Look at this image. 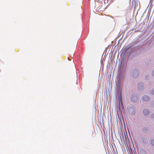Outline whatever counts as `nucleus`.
Masks as SVG:
<instances>
[{
	"instance_id": "3",
	"label": "nucleus",
	"mask_w": 154,
	"mask_h": 154,
	"mask_svg": "<svg viewBox=\"0 0 154 154\" xmlns=\"http://www.w3.org/2000/svg\"><path fill=\"white\" fill-rule=\"evenodd\" d=\"M143 113L145 116H146L149 113V111L147 109H145L143 110Z\"/></svg>"
},
{
	"instance_id": "7",
	"label": "nucleus",
	"mask_w": 154,
	"mask_h": 154,
	"mask_svg": "<svg viewBox=\"0 0 154 154\" xmlns=\"http://www.w3.org/2000/svg\"><path fill=\"white\" fill-rule=\"evenodd\" d=\"M145 128H145H145H143V130H144V129H145Z\"/></svg>"
},
{
	"instance_id": "6",
	"label": "nucleus",
	"mask_w": 154,
	"mask_h": 154,
	"mask_svg": "<svg viewBox=\"0 0 154 154\" xmlns=\"http://www.w3.org/2000/svg\"><path fill=\"white\" fill-rule=\"evenodd\" d=\"M152 74V75L154 76V70L153 71Z\"/></svg>"
},
{
	"instance_id": "4",
	"label": "nucleus",
	"mask_w": 154,
	"mask_h": 154,
	"mask_svg": "<svg viewBox=\"0 0 154 154\" xmlns=\"http://www.w3.org/2000/svg\"><path fill=\"white\" fill-rule=\"evenodd\" d=\"M151 94H154V88L152 89L151 90Z\"/></svg>"
},
{
	"instance_id": "2",
	"label": "nucleus",
	"mask_w": 154,
	"mask_h": 154,
	"mask_svg": "<svg viewBox=\"0 0 154 154\" xmlns=\"http://www.w3.org/2000/svg\"><path fill=\"white\" fill-rule=\"evenodd\" d=\"M142 99L144 101H147L149 100L148 96L146 95L143 96L142 97Z\"/></svg>"
},
{
	"instance_id": "5",
	"label": "nucleus",
	"mask_w": 154,
	"mask_h": 154,
	"mask_svg": "<svg viewBox=\"0 0 154 154\" xmlns=\"http://www.w3.org/2000/svg\"><path fill=\"white\" fill-rule=\"evenodd\" d=\"M151 143L152 145L154 146V140H152L151 141Z\"/></svg>"
},
{
	"instance_id": "1",
	"label": "nucleus",
	"mask_w": 154,
	"mask_h": 154,
	"mask_svg": "<svg viewBox=\"0 0 154 154\" xmlns=\"http://www.w3.org/2000/svg\"><path fill=\"white\" fill-rule=\"evenodd\" d=\"M131 100L132 102H134L137 100V95L135 94H132L131 97Z\"/></svg>"
}]
</instances>
